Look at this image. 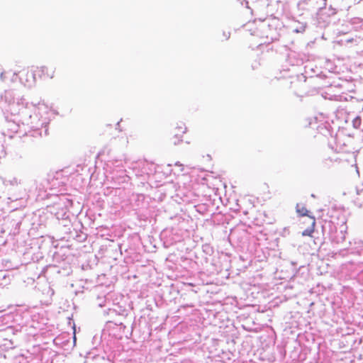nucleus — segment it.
Segmentation results:
<instances>
[{
    "label": "nucleus",
    "instance_id": "4be33fe9",
    "mask_svg": "<svg viewBox=\"0 0 363 363\" xmlns=\"http://www.w3.org/2000/svg\"><path fill=\"white\" fill-rule=\"evenodd\" d=\"M208 302L206 301V306H208Z\"/></svg>",
    "mask_w": 363,
    "mask_h": 363
},
{
    "label": "nucleus",
    "instance_id": "2eb2a0df",
    "mask_svg": "<svg viewBox=\"0 0 363 363\" xmlns=\"http://www.w3.org/2000/svg\"><path fill=\"white\" fill-rule=\"evenodd\" d=\"M223 37L225 38V40H228L230 38V32L224 31L223 33Z\"/></svg>",
    "mask_w": 363,
    "mask_h": 363
},
{
    "label": "nucleus",
    "instance_id": "0eeeda50",
    "mask_svg": "<svg viewBox=\"0 0 363 363\" xmlns=\"http://www.w3.org/2000/svg\"><path fill=\"white\" fill-rule=\"evenodd\" d=\"M217 313L214 312L211 308H206V320L209 319L208 324H214L216 323L213 321V319L216 318Z\"/></svg>",
    "mask_w": 363,
    "mask_h": 363
},
{
    "label": "nucleus",
    "instance_id": "f3484780",
    "mask_svg": "<svg viewBox=\"0 0 363 363\" xmlns=\"http://www.w3.org/2000/svg\"><path fill=\"white\" fill-rule=\"evenodd\" d=\"M360 21H360V19H359V18H354V19L352 20V23H359V22H360Z\"/></svg>",
    "mask_w": 363,
    "mask_h": 363
},
{
    "label": "nucleus",
    "instance_id": "412c9836",
    "mask_svg": "<svg viewBox=\"0 0 363 363\" xmlns=\"http://www.w3.org/2000/svg\"><path fill=\"white\" fill-rule=\"evenodd\" d=\"M206 263H208V259L206 258Z\"/></svg>",
    "mask_w": 363,
    "mask_h": 363
},
{
    "label": "nucleus",
    "instance_id": "4468645a",
    "mask_svg": "<svg viewBox=\"0 0 363 363\" xmlns=\"http://www.w3.org/2000/svg\"><path fill=\"white\" fill-rule=\"evenodd\" d=\"M336 13H337V9L333 8L332 6H330L328 16H333Z\"/></svg>",
    "mask_w": 363,
    "mask_h": 363
},
{
    "label": "nucleus",
    "instance_id": "20e7f679",
    "mask_svg": "<svg viewBox=\"0 0 363 363\" xmlns=\"http://www.w3.org/2000/svg\"><path fill=\"white\" fill-rule=\"evenodd\" d=\"M186 128L182 121H178L171 130V140L174 145L182 141L184 134L186 133Z\"/></svg>",
    "mask_w": 363,
    "mask_h": 363
},
{
    "label": "nucleus",
    "instance_id": "a211bd4d",
    "mask_svg": "<svg viewBox=\"0 0 363 363\" xmlns=\"http://www.w3.org/2000/svg\"><path fill=\"white\" fill-rule=\"evenodd\" d=\"M352 41H353V39H352V38L347 40V43H351V42H352Z\"/></svg>",
    "mask_w": 363,
    "mask_h": 363
},
{
    "label": "nucleus",
    "instance_id": "9d476101",
    "mask_svg": "<svg viewBox=\"0 0 363 363\" xmlns=\"http://www.w3.org/2000/svg\"><path fill=\"white\" fill-rule=\"evenodd\" d=\"M296 212L300 216H308V211L304 206H301V205L298 203L296 205ZM309 217L311 218V216H309Z\"/></svg>",
    "mask_w": 363,
    "mask_h": 363
},
{
    "label": "nucleus",
    "instance_id": "9b49d317",
    "mask_svg": "<svg viewBox=\"0 0 363 363\" xmlns=\"http://www.w3.org/2000/svg\"><path fill=\"white\" fill-rule=\"evenodd\" d=\"M315 0H300L298 3V6L305 9V6H307L308 8L311 4H313Z\"/></svg>",
    "mask_w": 363,
    "mask_h": 363
},
{
    "label": "nucleus",
    "instance_id": "5701e85b",
    "mask_svg": "<svg viewBox=\"0 0 363 363\" xmlns=\"http://www.w3.org/2000/svg\"><path fill=\"white\" fill-rule=\"evenodd\" d=\"M359 66L363 67V63L360 64Z\"/></svg>",
    "mask_w": 363,
    "mask_h": 363
},
{
    "label": "nucleus",
    "instance_id": "dca6fc26",
    "mask_svg": "<svg viewBox=\"0 0 363 363\" xmlns=\"http://www.w3.org/2000/svg\"><path fill=\"white\" fill-rule=\"evenodd\" d=\"M210 251L213 252L212 248L210 247L209 246H208L207 245H206V250H205L206 253H209Z\"/></svg>",
    "mask_w": 363,
    "mask_h": 363
},
{
    "label": "nucleus",
    "instance_id": "f03ea898",
    "mask_svg": "<svg viewBox=\"0 0 363 363\" xmlns=\"http://www.w3.org/2000/svg\"><path fill=\"white\" fill-rule=\"evenodd\" d=\"M329 228V238L332 242L337 244L342 243L345 240V234L347 233V227L344 225H340L339 229L331 223H328Z\"/></svg>",
    "mask_w": 363,
    "mask_h": 363
},
{
    "label": "nucleus",
    "instance_id": "aec40b11",
    "mask_svg": "<svg viewBox=\"0 0 363 363\" xmlns=\"http://www.w3.org/2000/svg\"><path fill=\"white\" fill-rule=\"evenodd\" d=\"M325 228H326L325 225L323 226V229L324 231L325 230Z\"/></svg>",
    "mask_w": 363,
    "mask_h": 363
},
{
    "label": "nucleus",
    "instance_id": "f257e3e1",
    "mask_svg": "<svg viewBox=\"0 0 363 363\" xmlns=\"http://www.w3.org/2000/svg\"><path fill=\"white\" fill-rule=\"evenodd\" d=\"M213 171L206 170V229L211 231V236H216L222 231L221 224L224 221V216L218 211L222 200L218 194L219 186L222 182L219 174L213 175Z\"/></svg>",
    "mask_w": 363,
    "mask_h": 363
},
{
    "label": "nucleus",
    "instance_id": "ddd939ff",
    "mask_svg": "<svg viewBox=\"0 0 363 363\" xmlns=\"http://www.w3.org/2000/svg\"><path fill=\"white\" fill-rule=\"evenodd\" d=\"M312 219H313V223H312V228H313L315 226V218L314 217H311ZM313 228L312 229H307L304 231V233H303V235H310L311 233L313 232Z\"/></svg>",
    "mask_w": 363,
    "mask_h": 363
},
{
    "label": "nucleus",
    "instance_id": "7ed1b4c3",
    "mask_svg": "<svg viewBox=\"0 0 363 363\" xmlns=\"http://www.w3.org/2000/svg\"><path fill=\"white\" fill-rule=\"evenodd\" d=\"M55 69L52 67L40 66L36 67L33 70V78L37 77L43 80L51 79L54 77Z\"/></svg>",
    "mask_w": 363,
    "mask_h": 363
},
{
    "label": "nucleus",
    "instance_id": "423d86ee",
    "mask_svg": "<svg viewBox=\"0 0 363 363\" xmlns=\"http://www.w3.org/2000/svg\"><path fill=\"white\" fill-rule=\"evenodd\" d=\"M315 2L317 6H313L311 4L310 7L307 8L308 10H314L316 9L318 11H322L325 9L327 5V0H315Z\"/></svg>",
    "mask_w": 363,
    "mask_h": 363
},
{
    "label": "nucleus",
    "instance_id": "39448f33",
    "mask_svg": "<svg viewBox=\"0 0 363 363\" xmlns=\"http://www.w3.org/2000/svg\"><path fill=\"white\" fill-rule=\"evenodd\" d=\"M206 269L209 275L217 274L221 270V265L220 262L215 258H212L211 263L206 266Z\"/></svg>",
    "mask_w": 363,
    "mask_h": 363
},
{
    "label": "nucleus",
    "instance_id": "f8f14e48",
    "mask_svg": "<svg viewBox=\"0 0 363 363\" xmlns=\"http://www.w3.org/2000/svg\"><path fill=\"white\" fill-rule=\"evenodd\" d=\"M307 24L306 23H299L298 26L294 29V32L297 33H303L306 28Z\"/></svg>",
    "mask_w": 363,
    "mask_h": 363
},
{
    "label": "nucleus",
    "instance_id": "6ab92c4d",
    "mask_svg": "<svg viewBox=\"0 0 363 363\" xmlns=\"http://www.w3.org/2000/svg\"><path fill=\"white\" fill-rule=\"evenodd\" d=\"M209 289H206V292L208 293L209 292Z\"/></svg>",
    "mask_w": 363,
    "mask_h": 363
},
{
    "label": "nucleus",
    "instance_id": "6e6552de",
    "mask_svg": "<svg viewBox=\"0 0 363 363\" xmlns=\"http://www.w3.org/2000/svg\"><path fill=\"white\" fill-rule=\"evenodd\" d=\"M246 234H247V232L245 230L235 229V230H231V232L230 233V238L231 239H235V238L238 239V235H240V237L242 238L243 236H245Z\"/></svg>",
    "mask_w": 363,
    "mask_h": 363
},
{
    "label": "nucleus",
    "instance_id": "1a4fd4ad",
    "mask_svg": "<svg viewBox=\"0 0 363 363\" xmlns=\"http://www.w3.org/2000/svg\"><path fill=\"white\" fill-rule=\"evenodd\" d=\"M352 125L354 128L360 129L363 127V118L361 116H356L352 120Z\"/></svg>",
    "mask_w": 363,
    "mask_h": 363
}]
</instances>
